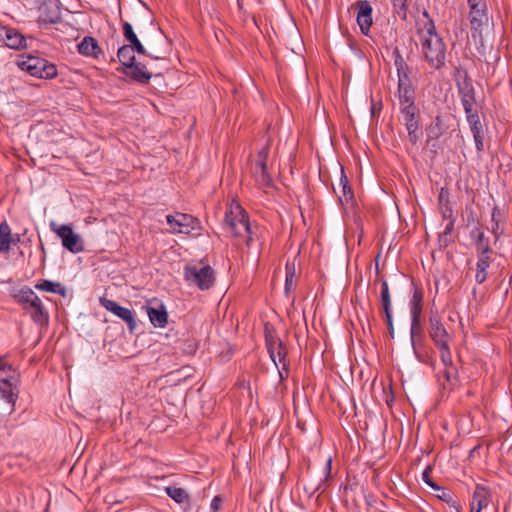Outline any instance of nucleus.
<instances>
[{
	"instance_id": "20e7f679",
	"label": "nucleus",
	"mask_w": 512,
	"mask_h": 512,
	"mask_svg": "<svg viewBox=\"0 0 512 512\" xmlns=\"http://www.w3.org/2000/svg\"><path fill=\"white\" fill-rule=\"evenodd\" d=\"M184 279L189 285L208 290L215 282V272L210 265L188 264L184 268Z\"/></svg>"
},
{
	"instance_id": "c03bdc74",
	"label": "nucleus",
	"mask_w": 512,
	"mask_h": 512,
	"mask_svg": "<svg viewBox=\"0 0 512 512\" xmlns=\"http://www.w3.org/2000/svg\"><path fill=\"white\" fill-rule=\"evenodd\" d=\"M431 470V467H427L422 474V479L432 489L439 490L440 487L430 477Z\"/></svg>"
},
{
	"instance_id": "5701e85b",
	"label": "nucleus",
	"mask_w": 512,
	"mask_h": 512,
	"mask_svg": "<svg viewBox=\"0 0 512 512\" xmlns=\"http://www.w3.org/2000/svg\"><path fill=\"white\" fill-rule=\"evenodd\" d=\"M398 99L400 107H411L415 105L414 91L410 82L398 83Z\"/></svg>"
},
{
	"instance_id": "ddd939ff",
	"label": "nucleus",
	"mask_w": 512,
	"mask_h": 512,
	"mask_svg": "<svg viewBox=\"0 0 512 512\" xmlns=\"http://www.w3.org/2000/svg\"><path fill=\"white\" fill-rule=\"evenodd\" d=\"M358 8L357 23L363 34L367 35L372 25V7L366 0L356 3Z\"/></svg>"
},
{
	"instance_id": "a18cd8bd",
	"label": "nucleus",
	"mask_w": 512,
	"mask_h": 512,
	"mask_svg": "<svg viewBox=\"0 0 512 512\" xmlns=\"http://www.w3.org/2000/svg\"><path fill=\"white\" fill-rule=\"evenodd\" d=\"M385 315V321L387 324V328L389 331L390 336L394 337V326H393V316H392V309L391 310H385L383 311Z\"/></svg>"
},
{
	"instance_id": "09e8293b",
	"label": "nucleus",
	"mask_w": 512,
	"mask_h": 512,
	"mask_svg": "<svg viewBox=\"0 0 512 512\" xmlns=\"http://www.w3.org/2000/svg\"><path fill=\"white\" fill-rule=\"evenodd\" d=\"M294 280H295V271H294V269L293 270H288L287 274H286V280H285V290H286L287 293L294 286V284H295Z\"/></svg>"
},
{
	"instance_id": "a878e982",
	"label": "nucleus",
	"mask_w": 512,
	"mask_h": 512,
	"mask_svg": "<svg viewBox=\"0 0 512 512\" xmlns=\"http://www.w3.org/2000/svg\"><path fill=\"white\" fill-rule=\"evenodd\" d=\"M130 71L126 72L133 80L140 83H147L151 79V74L146 71V67L141 63H133L127 67Z\"/></svg>"
},
{
	"instance_id": "58836bf2",
	"label": "nucleus",
	"mask_w": 512,
	"mask_h": 512,
	"mask_svg": "<svg viewBox=\"0 0 512 512\" xmlns=\"http://www.w3.org/2000/svg\"><path fill=\"white\" fill-rule=\"evenodd\" d=\"M333 190L334 192L337 194L338 196V199L341 203L343 202H349L353 199L354 197V194H353V191L351 189V186L350 185H347V186H342L341 187V194L338 193V190L335 186H333Z\"/></svg>"
},
{
	"instance_id": "bb28decb",
	"label": "nucleus",
	"mask_w": 512,
	"mask_h": 512,
	"mask_svg": "<svg viewBox=\"0 0 512 512\" xmlns=\"http://www.w3.org/2000/svg\"><path fill=\"white\" fill-rule=\"evenodd\" d=\"M475 280L478 284H482L487 279V269L491 264V256H477Z\"/></svg>"
},
{
	"instance_id": "b1692460",
	"label": "nucleus",
	"mask_w": 512,
	"mask_h": 512,
	"mask_svg": "<svg viewBox=\"0 0 512 512\" xmlns=\"http://www.w3.org/2000/svg\"><path fill=\"white\" fill-rule=\"evenodd\" d=\"M469 18L472 29H480L488 21L486 5L476 6L474 9H470Z\"/></svg>"
},
{
	"instance_id": "f704fd0d",
	"label": "nucleus",
	"mask_w": 512,
	"mask_h": 512,
	"mask_svg": "<svg viewBox=\"0 0 512 512\" xmlns=\"http://www.w3.org/2000/svg\"><path fill=\"white\" fill-rule=\"evenodd\" d=\"M34 287L38 290L59 294H64L65 291V289L61 286L60 283H54L49 280H42L41 282H38Z\"/></svg>"
},
{
	"instance_id": "a211bd4d",
	"label": "nucleus",
	"mask_w": 512,
	"mask_h": 512,
	"mask_svg": "<svg viewBox=\"0 0 512 512\" xmlns=\"http://www.w3.org/2000/svg\"><path fill=\"white\" fill-rule=\"evenodd\" d=\"M147 314L155 327L163 328L167 325L168 313L163 304H160L158 308L147 306Z\"/></svg>"
},
{
	"instance_id": "2f4dec72",
	"label": "nucleus",
	"mask_w": 512,
	"mask_h": 512,
	"mask_svg": "<svg viewBox=\"0 0 512 512\" xmlns=\"http://www.w3.org/2000/svg\"><path fill=\"white\" fill-rule=\"evenodd\" d=\"M461 95L462 106L464 108L466 117L468 115L477 113V111L474 110L475 98L473 88L461 91Z\"/></svg>"
},
{
	"instance_id": "9d476101",
	"label": "nucleus",
	"mask_w": 512,
	"mask_h": 512,
	"mask_svg": "<svg viewBox=\"0 0 512 512\" xmlns=\"http://www.w3.org/2000/svg\"><path fill=\"white\" fill-rule=\"evenodd\" d=\"M270 152V144L267 143L257 155V160L254 166V175L256 181L261 186H270L272 179L267 171V159Z\"/></svg>"
},
{
	"instance_id": "e2e57ef3",
	"label": "nucleus",
	"mask_w": 512,
	"mask_h": 512,
	"mask_svg": "<svg viewBox=\"0 0 512 512\" xmlns=\"http://www.w3.org/2000/svg\"><path fill=\"white\" fill-rule=\"evenodd\" d=\"M338 190H339L338 193L341 194V187L338 186Z\"/></svg>"
},
{
	"instance_id": "f03ea898",
	"label": "nucleus",
	"mask_w": 512,
	"mask_h": 512,
	"mask_svg": "<svg viewBox=\"0 0 512 512\" xmlns=\"http://www.w3.org/2000/svg\"><path fill=\"white\" fill-rule=\"evenodd\" d=\"M429 336L432 339L433 343L440 350L441 360L446 368L445 378L446 381H452V372L455 371L452 362V356L450 351V340L451 336L447 332L444 327L439 315L437 313L431 312L429 317Z\"/></svg>"
},
{
	"instance_id": "f257e3e1",
	"label": "nucleus",
	"mask_w": 512,
	"mask_h": 512,
	"mask_svg": "<svg viewBox=\"0 0 512 512\" xmlns=\"http://www.w3.org/2000/svg\"><path fill=\"white\" fill-rule=\"evenodd\" d=\"M423 15L427 17V21L418 30L421 52L431 68L440 70L446 65L447 47L428 13L424 12Z\"/></svg>"
},
{
	"instance_id": "dca6fc26",
	"label": "nucleus",
	"mask_w": 512,
	"mask_h": 512,
	"mask_svg": "<svg viewBox=\"0 0 512 512\" xmlns=\"http://www.w3.org/2000/svg\"><path fill=\"white\" fill-rule=\"evenodd\" d=\"M491 501L490 491L481 485H477L473 493V501L471 504V512H481Z\"/></svg>"
},
{
	"instance_id": "5fc2aeb1",
	"label": "nucleus",
	"mask_w": 512,
	"mask_h": 512,
	"mask_svg": "<svg viewBox=\"0 0 512 512\" xmlns=\"http://www.w3.org/2000/svg\"><path fill=\"white\" fill-rule=\"evenodd\" d=\"M469 8L474 9L476 6L486 5L482 0H467Z\"/></svg>"
},
{
	"instance_id": "6ab92c4d",
	"label": "nucleus",
	"mask_w": 512,
	"mask_h": 512,
	"mask_svg": "<svg viewBox=\"0 0 512 512\" xmlns=\"http://www.w3.org/2000/svg\"><path fill=\"white\" fill-rule=\"evenodd\" d=\"M78 51L84 56H92L94 58H97L99 54L102 53V50L97 41L91 36H86L83 38V40L78 45Z\"/></svg>"
},
{
	"instance_id": "4c0bfd02",
	"label": "nucleus",
	"mask_w": 512,
	"mask_h": 512,
	"mask_svg": "<svg viewBox=\"0 0 512 512\" xmlns=\"http://www.w3.org/2000/svg\"><path fill=\"white\" fill-rule=\"evenodd\" d=\"M16 65L23 71L32 75V54H21L17 56Z\"/></svg>"
},
{
	"instance_id": "4be33fe9",
	"label": "nucleus",
	"mask_w": 512,
	"mask_h": 512,
	"mask_svg": "<svg viewBox=\"0 0 512 512\" xmlns=\"http://www.w3.org/2000/svg\"><path fill=\"white\" fill-rule=\"evenodd\" d=\"M123 28V36L130 43V45H133V48H135V51L138 54L146 55V49L138 39L137 35L135 34L132 25L129 22H124L122 24Z\"/></svg>"
},
{
	"instance_id": "cd10ccee",
	"label": "nucleus",
	"mask_w": 512,
	"mask_h": 512,
	"mask_svg": "<svg viewBox=\"0 0 512 512\" xmlns=\"http://www.w3.org/2000/svg\"><path fill=\"white\" fill-rule=\"evenodd\" d=\"M13 297L23 305L24 309L32 308V289L24 286L21 289L14 288L12 291Z\"/></svg>"
},
{
	"instance_id": "393cba45",
	"label": "nucleus",
	"mask_w": 512,
	"mask_h": 512,
	"mask_svg": "<svg viewBox=\"0 0 512 512\" xmlns=\"http://www.w3.org/2000/svg\"><path fill=\"white\" fill-rule=\"evenodd\" d=\"M406 128L419 127V109L416 105L411 107H400Z\"/></svg>"
},
{
	"instance_id": "c9c22d12",
	"label": "nucleus",
	"mask_w": 512,
	"mask_h": 512,
	"mask_svg": "<svg viewBox=\"0 0 512 512\" xmlns=\"http://www.w3.org/2000/svg\"><path fill=\"white\" fill-rule=\"evenodd\" d=\"M380 302H381L383 311L392 309L389 286H388V282L386 280H383L381 283Z\"/></svg>"
},
{
	"instance_id": "7c9ffc66",
	"label": "nucleus",
	"mask_w": 512,
	"mask_h": 512,
	"mask_svg": "<svg viewBox=\"0 0 512 512\" xmlns=\"http://www.w3.org/2000/svg\"><path fill=\"white\" fill-rule=\"evenodd\" d=\"M134 51L133 45H123L118 49L117 57L122 65L128 67L135 62Z\"/></svg>"
},
{
	"instance_id": "13d9d810",
	"label": "nucleus",
	"mask_w": 512,
	"mask_h": 512,
	"mask_svg": "<svg viewBox=\"0 0 512 512\" xmlns=\"http://www.w3.org/2000/svg\"><path fill=\"white\" fill-rule=\"evenodd\" d=\"M371 391H372L373 396H374L378 401H380L379 396L377 395V391L375 390V386H371Z\"/></svg>"
},
{
	"instance_id": "3c124183",
	"label": "nucleus",
	"mask_w": 512,
	"mask_h": 512,
	"mask_svg": "<svg viewBox=\"0 0 512 512\" xmlns=\"http://www.w3.org/2000/svg\"><path fill=\"white\" fill-rule=\"evenodd\" d=\"M222 502H223V499L221 496H219V495L215 496L211 502V510L213 512H218L221 508Z\"/></svg>"
},
{
	"instance_id": "4d7b16f0",
	"label": "nucleus",
	"mask_w": 512,
	"mask_h": 512,
	"mask_svg": "<svg viewBox=\"0 0 512 512\" xmlns=\"http://www.w3.org/2000/svg\"><path fill=\"white\" fill-rule=\"evenodd\" d=\"M438 497L447 502L451 499L450 494L445 491H443L442 495H439Z\"/></svg>"
},
{
	"instance_id": "f3484780",
	"label": "nucleus",
	"mask_w": 512,
	"mask_h": 512,
	"mask_svg": "<svg viewBox=\"0 0 512 512\" xmlns=\"http://www.w3.org/2000/svg\"><path fill=\"white\" fill-rule=\"evenodd\" d=\"M471 237L475 240L477 256H491L490 240L483 231L474 229L471 231Z\"/></svg>"
},
{
	"instance_id": "39448f33",
	"label": "nucleus",
	"mask_w": 512,
	"mask_h": 512,
	"mask_svg": "<svg viewBox=\"0 0 512 512\" xmlns=\"http://www.w3.org/2000/svg\"><path fill=\"white\" fill-rule=\"evenodd\" d=\"M34 17L40 27H47L60 21L58 0H34Z\"/></svg>"
},
{
	"instance_id": "f8f14e48",
	"label": "nucleus",
	"mask_w": 512,
	"mask_h": 512,
	"mask_svg": "<svg viewBox=\"0 0 512 512\" xmlns=\"http://www.w3.org/2000/svg\"><path fill=\"white\" fill-rule=\"evenodd\" d=\"M57 75L58 69L55 64L44 58L34 56V77L48 80L57 77Z\"/></svg>"
},
{
	"instance_id": "2eb2a0df",
	"label": "nucleus",
	"mask_w": 512,
	"mask_h": 512,
	"mask_svg": "<svg viewBox=\"0 0 512 512\" xmlns=\"http://www.w3.org/2000/svg\"><path fill=\"white\" fill-rule=\"evenodd\" d=\"M450 119L449 115L439 114L435 117L432 123L427 127V138L428 140H436L439 139L442 135L447 132L448 125L447 122Z\"/></svg>"
},
{
	"instance_id": "72a5a7b5",
	"label": "nucleus",
	"mask_w": 512,
	"mask_h": 512,
	"mask_svg": "<svg viewBox=\"0 0 512 512\" xmlns=\"http://www.w3.org/2000/svg\"><path fill=\"white\" fill-rule=\"evenodd\" d=\"M34 322H39L41 326L48 323V314L44 312L41 300L34 296Z\"/></svg>"
},
{
	"instance_id": "c85d7f7f",
	"label": "nucleus",
	"mask_w": 512,
	"mask_h": 512,
	"mask_svg": "<svg viewBox=\"0 0 512 512\" xmlns=\"http://www.w3.org/2000/svg\"><path fill=\"white\" fill-rule=\"evenodd\" d=\"M395 66L397 69L398 83L410 82L409 67L398 52L395 53Z\"/></svg>"
},
{
	"instance_id": "6e6552de",
	"label": "nucleus",
	"mask_w": 512,
	"mask_h": 512,
	"mask_svg": "<svg viewBox=\"0 0 512 512\" xmlns=\"http://www.w3.org/2000/svg\"><path fill=\"white\" fill-rule=\"evenodd\" d=\"M265 341L268 353L276 367H278V362L282 363L285 360L287 351L283 342L276 336L274 330L268 324L265 325Z\"/></svg>"
},
{
	"instance_id": "c756f323",
	"label": "nucleus",
	"mask_w": 512,
	"mask_h": 512,
	"mask_svg": "<svg viewBox=\"0 0 512 512\" xmlns=\"http://www.w3.org/2000/svg\"><path fill=\"white\" fill-rule=\"evenodd\" d=\"M167 495L178 504H189L190 496L184 488L169 486L166 487Z\"/></svg>"
},
{
	"instance_id": "e433bc0d",
	"label": "nucleus",
	"mask_w": 512,
	"mask_h": 512,
	"mask_svg": "<svg viewBox=\"0 0 512 512\" xmlns=\"http://www.w3.org/2000/svg\"><path fill=\"white\" fill-rule=\"evenodd\" d=\"M381 391V400L386 403L389 408H392L394 399H395V391L393 390V386H378Z\"/></svg>"
},
{
	"instance_id": "de8ad7c7",
	"label": "nucleus",
	"mask_w": 512,
	"mask_h": 512,
	"mask_svg": "<svg viewBox=\"0 0 512 512\" xmlns=\"http://www.w3.org/2000/svg\"><path fill=\"white\" fill-rule=\"evenodd\" d=\"M440 213L443 219H455L453 216V210L451 204L439 206Z\"/></svg>"
},
{
	"instance_id": "0eeeda50",
	"label": "nucleus",
	"mask_w": 512,
	"mask_h": 512,
	"mask_svg": "<svg viewBox=\"0 0 512 512\" xmlns=\"http://www.w3.org/2000/svg\"><path fill=\"white\" fill-rule=\"evenodd\" d=\"M52 229L61 239L62 246L65 249L73 254L84 251L85 247L82 237L78 233H75L71 226L60 225L56 227L55 224H52Z\"/></svg>"
},
{
	"instance_id": "8fccbe9b",
	"label": "nucleus",
	"mask_w": 512,
	"mask_h": 512,
	"mask_svg": "<svg viewBox=\"0 0 512 512\" xmlns=\"http://www.w3.org/2000/svg\"><path fill=\"white\" fill-rule=\"evenodd\" d=\"M406 130L408 132L409 141L413 145H416L419 141V135H418L419 127L406 128Z\"/></svg>"
},
{
	"instance_id": "6e6d98bb",
	"label": "nucleus",
	"mask_w": 512,
	"mask_h": 512,
	"mask_svg": "<svg viewBox=\"0 0 512 512\" xmlns=\"http://www.w3.org/2000/svg\"><path fill=\"white\" fill-rule=\"evenodd\" d=\"M406 1L407 0H393L394 6H399L401 8L406 7Z\"/></svg>"
},
{
	"instance_id": "4468645a",
	"label": "nucleus",
	"mask_w": 512,
	"mask_h": 512,
	"mask_svg": "<svg viewBox=\"0 0 512 512\" xmlns=\"http://www.w3.org/2000/svg\"><path fill=\"white\" fill-rule=\"evenodd\" d=\"M467 122L469 123L470 130L473 134L475 146L478 152L484 150V128L480 121L478 113L468 115Z\"/></svg>"
},
{
	"instance_id": "37998d69",
	"label": "nucleus",
	"mask_w": 512,
	"mask_h": 512,
	"mask_svg": "<svg viewBox=\"0 0 512 512\" xmlns=\"http://www.w3.org/2000/svg\"><path fill=\"white\" fill-rule=\"evenodd\" d=\"M0 394L8 403H15L17 394L14 392L13 386H0Z\"/></svg>"
},
{
	"instance_id": "49530a36",
	"label": "nucleus",
	"mask_w": 512,
	"mask_h": 512,
	"mask_svg": "<svg viewBox=\"0 0 512 512\" xmlns=\"http://www.w3.org/2000/svg\"><path fill=\"white\" fill-rule=\"evenodd\" d=\"M448 204H450L449 191H448V189L442 187L440 189V192L438 195V205L442 206V205H448Z\"/></svg>"
},
{
	"instance_id": "1a4fd4ad",
	"label": "nucleus",
	"mask_w": 512,
	"mask_h": 512,
	"mask_svg": "<svg viewBox=\"0 0 512 512\" xmlns=\"http://www.w3.org/2000/svg\"><path fill=\"white\" fill-rule=\"evenodd\" d=\"M99 302L107 311L122 319L127 324L131 333L135 331L137 322L135 319V313L132 310L122 307L117 302L106 297H101Z\"/></svg>"
},
{
	"instance_id": "79ce46f5",
	"label": "nucleus",
	"mask_w": 512,
	"mask_h": 512,
	"mask_svg": "<svg viewBox=\"0 0 512 512\" xmlns=\"http://www.w3.org/2000/svg\"><path fill=\"white\" fill-rule=\"evenodd\" d=\"M411 340L412 344L414 345L415 338L417 336L422 335V327L420 322V316H417V318H414V316H411Z\"/></svg>"
},
{
	"instance_id": "052dcab7",
	"label": "nucleus",
	"mask_w": 512,
	"mask_h": 512,
	"mask_svg": "<svg viewBox=\"0 0 512 512\" xmlns=\"http://www.w3.org/2000/svg\"><path fill=\"white\" fill-rule=\"evenodd\" d=\"M497 228H498V227H496V226L493 228V231H494V233H495V236H498V233H496V229H497Z\"/></svg>"
},
{
	"instance_id": "a19ab883",
	"label": "nucleus",
	"mask_w": 512,
	"mask_h": 512,
	"mask_svg": "<svg viewBox=\"0 0 512 512\" xmlns=\"http://www.w3.org/2000/svg\"><path fill=\"white\" fill-rule=\"evenodd\" d=\"M455 219L448 220V223L444 229V231L439 236V241L441 245L447 246L450 242V239H448V235H450L454 229Z\"/></svg>"
},
{
	"instance_id": "603ef678",
	"label": "nucleus",
	"mask_w": 512,
	"mask_h": 512,
	"mask_svg": "<svg viewBox=\"0 0 512 512\" xmlns=\"http://www.w3.org/2000/svg\"><path fill=\"white\" fill-rule=\"evenodd\" d=\"M347 185H349V180H348L346 174L344 173L343 167H341V176H340V180H339V187L347 186Z\"/></svg>"
},
{
	"instance_id": "9b49d317",
	"label": "nucleus",
	"mask_w": 512,
	"mask_h": 512,
	"mask_svg": "<svg viewBox=\"0 0 512 512\" xmlns=\"http://www.w3.org/2000/svg\"><path fill=\"white\" fill-rule=\"evenodd\" d=\"M0 39L11 49L20 50L26 47L25 37L14 28L0 27Z\"/></svg>"
},
{
	"instance_id": "aec40b11",
	"label": "nucleus",
	"mask_w": 512,
	"mask_h": 512,
	"mask_svg": "<svg viewBox=\"0 0 512 512\" xmlns=\"http://www.w3.org/2000/svg\"><path fill=\"white\" fill-rule=\"evenodd\" d=\"M19 240V235L16 238L12 236L11 229L6 221L0 223V253L8 252L11 244Z\"/></svg>"
},
{
	"instance_id": "ea45409f",
	"label": "nucleus",
	"mask_w": 512,
	"mask_h": 512,
	"mask_svg": "<svg viewBox=\"0 0 512 512\" xmlns=\"http://www.w3.org/2000/svg\"><path fill=\"white\" fill-rule=\"evenodd\" d=\"M37 497L39 505H41L43 508V512H48L50 503V493L46 489L41 487L37 489Z\"/></svg>"
},
{
	"instance_id": "bf43d9fd",
	"label": "nucleus",
	"mask_w": 512,
	"mask_h": 512,
	"mask_svg": "<svg viewBox=\"0 0 512 512\" xmlns=\"http://www.w3.org/2000/svg\"><path fill=\"white\" fill-rule=\"evenodd\" d=\"M331 458H329L326 462V469L328 471V473H330V470H331Z\"/></svg>"
},
{
	"instance_id": "423d86ee",
	"label": "nucleus",
	"mask_w": 512,
	"mask_h": 512,
	"mask_svg": "<svg viewBox=\"0 0 512 512\" xmlns=\"http://www.w3.org/2000/svg\"><path fill=\"white\" fill-rule=\"evenodd\" d=\"M166 220L170 226L171 233L200 235V222L190 214L176 212L175 214L167 215Z\"/></svg>"
},
{
	"instance_id": "412c9836",
	"label": "nucleus",
	"mask_w": 512,
	"mask_h": 512,
	"mask_svg": "<svg viewBox=\"0 0 512 512\" xmlns=\"http://www.w3.org/2000/svg\"><path fill=\"white\" fill-rule=\"evenodd\" d=\"M19 373L3 358L0 359V384H13L18 381Z\"/></svg>"
},
{
	"instance_id": "864d4df0",
	"label": "nucleus",
	"mask_w": 512,
	"mask_h": 512,
	"mask_svg": "<svg viewBox=\"0 0 512 512\" xmlns=\"http://www.w3.org/2000/svg\"><path fill=\"white\" fill-rule=\"evenodd\" d=\"M501 216L500 210L498 208H494L492 211V221L495 222V226L498 227V221Z\"/></svg>"
},
{
	"instance_id": "680f3d73",
	"label": "nucleus",
	"mask_w": 512,
	"mask_h": 512,
	"mask_svg": "<svg viewBox=\"0 0 512 512\" xmlns=\"http://www.w3.org/2000/svg\"><path fill=\"white\" fill-rule=\"evenodd\" d=\"M150 56H151V57H154V58H156V59L161 58L159 55H156V56H152V55H150Z\"/></svg>"
},
{
	"instance_id": "7ed1b4c3",
	"label": "nucleus",
	"mask_w": 512,
	"mask_h": 512,
	"mask_svg": "<svg viewBox=\"0 0 512 512\" xmlns=\"http://www.w3.org/2000/svg\"><path fill=\"white\" fill-rule=\"evenodd\" d=\"M225 223L229 232L236 237L244 238L248 246L251 244L252 231L248 215L240 205L231 207L230 211L226 213Z\"/></svg>"
},
{
	"instance_id": "473e14b6",
	"label": "nucleus",
	"mask_w": 512,
	"mask_h": 512,
	"mask_svg": "<svg viewBox=\"0 0 512 512\" xmlns=\"http://www.w3.org/2000/svg\"><path fill=\"white\" fill-rule=\"evenodd\" d=\"M422 302H423V291H422V289L415 287L411 301H410L411 316H414V318H417V316H421Z\"/></svg>"
}]
</instances>
